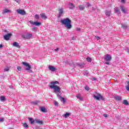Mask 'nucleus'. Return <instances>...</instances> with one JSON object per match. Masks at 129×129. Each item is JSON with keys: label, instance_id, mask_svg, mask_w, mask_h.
<instances>
[{"label": "nucleus", "instance_id": "obj_13", "mask_svg": "<svg viewBox=\"0 0 129 129\" xmlns=\"http://www.w3.org/2000/svg\"><path fill=\"white\" fill-rule=\"evenodd\" d=\"M40 109L42 112H47V109L44 107H40Z\"/></svg>", "mask_w": 129, "mask_h": 129}, {"label": "nucleus", "instance_id": "obj_50", "mask_svg": "<svg viewBox=\"0 0 129 129\" xmlns=\"http://www.w3.org/2000/svg\"><path fill=\"white\" fill-rule=\"evenodd\" d=\"M78 66H81V65H80V64H78Z\"/></svg>", "mask_w": 129, "mask_h": 129}, {"label": "nucleus", "instance_id": "obj_17", "mask_svg": "<svg viewBox=\"0 0 129 129\" xmlns=\"http://www.w3.org/2000/svg\"><path fill=\"white\" fill-rule=\"evenodd\" d=\"M28 120L31 124H33V123H34V122H35V120L33 119V118H30V117L28 118Z\"/></svg>", "mask_w": 129, "mask_h": 129}, {"label": "nucleus", "instance_id": "obj_45", "mask_svg": "<svg viewBox=\"0 0 129 129\" xmlns=\"http://www.w3.org/2000/svg\"><path fill=\"white\" fill-rule=\"evenodd\" d=\"M105 64H106V65H109V61L105 62Z\"/></svg>", "mask_w": 129, "mask_h": 129}, {"label": "nucleus", "instance_id": "obj_36", "mask_svg": "<svg viewBox=\"0 0 129 129\" xmlns=\"http://www.w3.org/2000/svg\"><path fill=\"white\" fill-rule=\"evenodd\" d=\"M85 89H86V90H87V91H89V90H90V89L89 88V87H87V86H86Z\"/></svg>", "mask_w": 129, "mask_h": 129}, {"label": "nucleus", "instance_id": "obj_11", "mask_svg": "<svg viewBox=\"0 0 129 129\" xmlns=\"http://www.w3.org/2000/svg\"><path fill=\"white\" fill-rule=\"evenodd\" d=\"M35 122H36V123H38V124L40 125H42L44 123V122H43V121L40 120V119H35Z\"/></svg>", "mask_w": 129, "mask_h": 129}, {"label": "nucleus", "instance_id": "obj_30", "mask_svg": "<svg viewBox=\"0 0 129 129\" xmlns=\"http://www.w3.org/2000/svg\"><path fill=\"white\" fill-rule=\"evenodd\" d=\"M87 60L88 61V62H91V61H92V59H91V58L88 57H87Z\"/></svg>", "mask_w": 129, "mask_h": 129}, {"label": "nucleus", "instance_id": "obj_53", "mask_svg": "<svg viewBox=\"0 0 129 129\" xmlns=\"http://www.w3.org/2000/svg\"><path fill=\"white\" fill-rule=\"evenodd\" d=\"M74 39H75V38H74V37H73V40H74Z\"/></svg>", "mask_w": 129, "mask_h": 129}, {"label": "nucleus", "instance_id": "obj_29", "mask_svg": "<svg viewBox=\"0 0 129 129\" xmlns=\"http://www.w3.org/2000/svg\"><path fill=\"white\" fill-rule=\"evenodd\" d=\"M34 18L36 19V20H39L40 19V17H39V15L36 14L34 16Z\"/></svg>", "mask_w": 129, "mask_h": 129}, {"label": "nucleus", "instance_id": "obj_21", "mask_svg": "<svg viewBox=\"0 0 129 129\" xmlns=\"http://www.w3.org/2000/svg\"><path fill=\"white\" fill-rule=\"evenodd\" d=\"M76 97L78 98V99H79V100L82 101V97H81V95L78 94L76 95Z\"/></svg>", "mask_w": 129, "mask_h": 129}, {"label": "nucleus", "instance_id": "obj_10", "mask_svg": "<svg viewBox=\"0 0 129 129\" xmlns=\"http://www.w3.org/2000/svg\"><path fill=\"white\" fill-rule=\"evenodd\" d=\"M120 9L121 12H122V13H123L124 14H126V10L125 9L124 7H123L122 6H120Z\"/></svg>", "mask_w": 129, "mask_h": 129}, {"label": "nucleus", "instance_id": "obj_40", "mask_svg": "<svg viewBox=\"0 0 129 129\" xmlns=\"http://www.w3.org/2000/svg\"><path fill=\"white\" fill-rule=\"evenodd\" d=\"M96 39H97V40H100V37L99 36H96Z\"/></svg>", "mask_w": 129, "mask_h": 129}, {"label": "nucleus", "instance_id": "obj_49", "mask_svg": "<svg viewBox=\"0 0 129 129\" xmlns=\"http://www.w3.org/2000/svg\"><path fill=\"white\" fill-rule=\"evenodd\" d=\"M0 48H3V44H0Z\"/></svg>", "mask_w": 129, "mask_h": 129}, {"label": "nucleus", "instance_id": "obj_18", "mask_svg": "<svg viewBox=\"0 0 129 129\" xmlns=\"http://www.w3.org/2000/svg\"><path fill=\"white\" fill-rule=\"evenodd\" d=\"M85 7L83 5H79V9L80 10V11H84Z\"/></svg>", "mask_w": 129, "mask_h": 129}, {"label": "nucleus", "instance_id": "obj_51", "mask_svg": "<svg viewBox=\"0 0 129 129\" xmlns=\"http://www.w3.org/2000/svg\"><path fill=\"white\" fill-rule=\"evenodd\" d=\"M74 39H75V38H74V37H73V40H74Z\"/></svg>", "mask_w": 129, "mask_h": 129}, {"label": "nucleus", "instance_id": "obj_43", "mask_svg": "<svg viewBox=\"0 0 129 129\" xmlns=\"http://www.w3.org/2000/svg\"><path fill=\"white\" fill-rule=\"evenodd\" d=\"M103 115L104 117H107V114H103Z\"/></svg>", "mask_w": 129, "mask_h": 129}, {"label": "nucleus", "instance_id": "obj_46", "mask_svg": "<svg viewBox=\"0 0 129 129\" xmlns=\"http://www.w3.org/2000/svg\"><path fill=\"white\" fill-rule=\"evenodd\" d=\"M87 7H91V5H90V3H87Z\"/></svg>", "mask_w": 129, "mask_h": 129}, {"label": "nucleus", "instance_id": "obj_32", "mask_svg": "<svg viewBox=\"0 0 129 129\" xmlns=\"http://www.w3.org/2000/svg\"><path fill=\"white\" fill-rule=\"evenodd\" d=\"M17 70H18V71H21V70H22V67H17Z\"/></svg>", "mask_w": 129, "mask_h": 129}, {"label": "nucleus", "instance_id": "obj_28", "mask_svg": "<svg viewBox=\"0 0 129 129\" xmlns=\"http://www.w3.org/2000/svg\"><path fill=\"white\" fill-rule=\"evenodd\" d=\"M0 99L1 101H4L5 100H6V98L5 97H4V96H2L1 97H0Z\"/></svg>", "mask_w": 129, "mask_h": 129}, {"label": "nucleus", "instance_id": "obj_4", "mask_svg": "<svg viewBox=\"0 0 129 129\" xmlns=\"http://www.w3.org/2000/svg\"><path fill=\"white\" fill-rule=\"evenodd\" d=\"M21 64H22V65H24V66H25V67H27L26 68V70L29 71V70H30L31 69V68H32V67H31L30 64H29V63H28L27 62L22 61L21 62Z\"/></svg>", "mask_w": 129, "mask_h": 129}, {"label": "nucleus", "instance_id": "obj_27", "mask_svg": "<svg viewBox=\"0 0 129 129\" xmlns=\"http://www.w3.org/2000/svg\"><path fill=\"white\" fill-rule=\"evenodd\" d=\"M69 6H70V9L71 10H72V9H74V8H75L74 4L72 3H70Z\"/></svg>", "mask_w": 129, "mask_h": 129}, {"label": "nucleus", "instance_id": "obj_6", "mask_svg": "<svg viewBox=\"0 0 129 129\" xmlns=\"http://www.w3.org/2000/svg\"><path fill=\"white\" fill-rule=\"evenodd\" d=\"M48 69H49V70H50V71H52V72H54L57 71V68L54 67L52 66H49Z\"/></svg>", "mask_w": 129, "mask_h": 129}, {"label": "nucleus", "instance_id": "obj_24", "mask_svg": "<svg viewBox=\"0 0 129 129\" xmlns=\"http://www.w3.org/2000/svg\"><path fill=\"white\" fill-rule=\"evenodd\" d=\"M57 97H58L60 99L61 101H63V103L65 102V98H64L62 97L59 95H58V96H57Z\"/></svg>", "mask_w": 129, "mask_h": 129}, {"label": "nucleus", "instance_id": "obj_31", "mask_svg": "<svg viewBox=\"0 0 129 129\" xmlns=\"http://www.w3.org/2000/svg\"><path fill=\"white\" fill-rule=\"evenodd\" d=\"M24 127H28V124L26 123H24L23 124Z\"/></svg>", "mask_w": 129, "mask_h": 129}, {"label": "nucleus", "instance_id": "obj_15", "mask_svg": "<svg viewBox=\"0 0 129 129\" xmlns=\"http://www.w3.org/2000/svg\"><path fill=\"white\" fill-rule=\"evenodd\" d=\"M32 37H33V35L31 33H27L26 34V39H31V38H32Z\"/></svg>", "mask_w": 129, "mask_h": 129}, {"label": "nucleus", "instance_id": "obj_44", "mask_svg": "<svg viewBox=\"0 0 129 129\" xmlns=\"http://www.w3.org/2000/svg\"><path fill=\"white\" fill-rule=\"evenodd\" d=\"M121 3L122 4H124V3H125V1L124 0H121Z\"/></svg>", "mask_w": 129, "mask_h": 129}, {"label": "nucleus", "instance_id": "obj_22", "mask_svg": "<svg viewBox=\"0 0 129 129\" xmlns=\"http://www.w3.org/2000/svg\"><path fill=\"white\" fill-rule=\"evenodd\" d=\"M125 87L126 88V90H127V91H129V81L127 82V85L125 86Z\"/></svg>", "mask_w": 129, "mask_h": 129}, {"label": "nucleus", "instance_id": "obj_35", "mask_svg": "<svg viewBox=\"0 0 129 129\" xmlns=\"http://www.w3.org/2000/svg\"><path fill=\"white\" fill-rule=\"evenodd\" d=\"M10 71V68H7L5 69H4V71H6V72H8V71Z\"/></svg>", "mask_w": 129, "mask_h": 129}, {"label": "nucleus", "instance_id": "obj_2", "mask_svg": "<svg viewBox=\"0 0 129 129\" xmlns=\"http://www.w3.org/2000/svg\"><path fill=\"white\" fill-rule=\"evenodd\" d=\"M60 23L66 27L67 30L72 28V25H71V20L69 19V18H66L60 20Z\"/></svg>", "mask_w": 129, "mask_h": 129}, {"label": "nucleus", "instance_id": "obj_48", "mask_svg": "<svg viewBox=\"0 0 129 129\" xmlns=\"http://www.w3.org/2000/svg\"><path fill=\"white\" fill-rule=\"evenodd\" d=\"M92 80H96V78H93Z\"/></svg>", "mask_w": 129, "mask_h": 129}, {"label": "nucleus", "instance_id": "obj_33", "mask_svg": "<svg viewBox=\"0 0 129 129\" xmlns=\"http://www.w3.org/2000/svg\"><path fill=\"white\" fill-rule=\"evenodd\" d=\"M54 104L55 106H58V102H57V101L54 102Z\"/></svg>", "mask_w": 129, "mask_h": 129}, {"label": "nucleus", "instance_id": "obj_3", "mask_svg": "<svg viewBox=\"0 0 129 129\" xmlns=\"http://www.w3.org/2000/svg\"><path fill=\"white\" fill-rule=\"evenodd\" d=\"M94 98L96 99L97 100H99L101 99V100H104V98L99 93L95 92L93 94Z\"/></svg>", "mask_w": 129, "mask_h": 129}, {"label": "nucleus", "instance_id": "obj_1", "mask_svg": "<svg viewBox=\"0 0 129 129\" xmlns=\"http://www.w3.org/2000/svg\"><path fill=\"white\" fill-rule=\"evenodd\" d=\"M51 85L49 86L50 88L53 89V92L55 93L57 96H59V94L61 93V88L56 85L55 84H59V82L58 81H53L50 83Z\"/></svg>", "mask_w": 129, "mask_h": 129}, {"label": "nucleus", "instance_id": "obj_19", "mask_svg": "<svg viewBox=\"0 0 129 129\" xmlns=\"http://www.w3.org/2000/svg\"><path fill=\"white\" fill-rule=\"evenodd\" d=\"M41 19H43L44 20H46L47 19V16L45 15V14H40Z\"/></svg>", "mask_w": 129, "mask_h": 129}, {"label": "nucleus", "instance_id": "obj_9", "mask_svg": "<svg viewBox=\"0 0 129 129\" xmlns=\"http://www.w3.org/2000/svg\"><path fill=\"white\" fill-rule=\"evenodd\" d=\"M17 12L18 13V14H19L20 15H26V12H25L24 10H17Z\"/></svg>", "mask_w": 129, "mask_h": 129}, {"label": "nucleus", "instance_id": "obj_25", "mask_svg": "<svg viewBox=\"0 0 129 129\" xmlns=\"http://www.w3.org/2000/svg\"><path fill=\"white\" fill-rule=\"evenodd\" d=\"M123 104H124V105H128V102H127V100H124L122 102Z\"/></svg>", "mask_w": 129, "mask_h": 129}, {"label": "nucleus", "instance_id": "obj_52", "mask_svg": "<svg viewBox=\"0 0 129 129\" xmlns=\"http://www.w3.org/2000/svg\"><path fill=\"white\" fill-rule=\"evenodd\" d=\"M74 39H75V38H74V37H73V40H74Z\"/></svg>", "mask_w": 129, "mask_h": 129}, {"label": "nucleus", "instance_id": "obj_42", "mask_svg": "<svg viewBox=\"0 0 129 129\" xmlns=\"http://www.w3.org/2000/svg\"><path fill=\"white\" fill-rule=\"evenodd\" d=\"M115 11H116V13H117L118 14H120V13H119V10L116 9Z\"/></svg>", "mask_w": 129, "mask_h": 129}, {"label": "nucleus", "instance_id": "obj_26", "mask_svg": "<svg viewBox=\"0 0 129 129\" xmlns=\"http://www.w3.org/2000/svg\"><path fill=\"white\" fill-rule=\"evenodd\" d=\"M64 117H65L66 118L67 117H69V116H70V113L67 112L66 114H64L63 115Z\"/></svg>", "mask_w": 129, "mask_h": 129}, {"label": "nucleus", "instance_id": "obj_8", "mask_svg": "<svg viewBox=\"0 0 129 129\" xmlns=\"http://www.w3.org/2000/svg\"><path fill=\"white\" fill-rule=\"evenodd\" d=\"M104 60L107 61H109L111 60V55L107 54L104 58Z\"/></svg>", "mask_w": 129, "mask_h": 129}, {"label": "nucleus", "instance_id": "obj_20", "mask_svg": "<svg viewBox=\"0 0 129 129\" xmlns=\"http://www.w3.org/2000/svg\"><path fill=\"white\" fill-rule=\"evenodd\" d=\"M105 15L107 16V17H110V11L106 10Z\"/></svg>", "mask_w": 129, "mask_h": 129}, {"label": "nucleus", "instance_id": "obj_12", "mask_svg": "<svg viewBox=\"0 0 129 129\" xmlns=\"http://www.w3.org/2000/svg\"><path fill=\"white\" fill-rule=\"evenodd\" d=\"M13 46L14 47H16V48H18L19 49H20V48H21V46H20V45H19L18 43L17 42H15L13 43Z\"/></svg>", "mask_w": 129, "mask_h": 129}, {"label": "nucleus", "instance_id": "obj_14", "mask_svg": "<svg viewBox=\"0 0 129 129\" xmlns=\"http://www.w3.org/2000/svg\"><path fill=\"white\" fill-rule=\"evenodd\" d=\"M9 13H11V10H10V9H4L3 10V14H8Z\"/></svg>", "mask_w": 129, "mask_h": 129}, {"label": "nucleus", "instance_id": "obj_38", "mask_svg": "<svg viewBox=\"0 0 129 129\" xmlns=\"http://www.w3.org/2000/svg\"><path fill=\"white\" fill-rule=\"evenodd\" d=\"M76 31H78V32H80V31H81V29L80 28H77Z\"/></svg>", "mask_w": 129, "mask_h": 129}, {"label": "nucleus", "instance_id": "obj_23", "mask_svg": "<svg viewBox=\"0 0 129 129\" xmlns=\"http://www.w3.org/2000/svg\"><path fill=\"white\" fill-rule=\"evenodd\" d=\"M59 11V17H61V16H62V15H63V9H59L58 10Z\"/></svg>", "mask_w": 129, "mask_h": 129}, {"label": "nucleus", "instance_id": "obj_16", "mask_svg": "<svg viewBox=\"0 0 129 129\" xmlns=\"http://www.w3.org/2000/svg\"><path fill=\"white\" fill-rule=\"evenodd\" d=\"M114 98L116 100V101H120V100H121L122 99L121 97L118 96H115Z\"/></svg>", "mask_w": 129, "mask_h": 129}, {"label": "nucleus", "instance_id": "obj_34", "mask_svg": "<svg viewBox=\"0 0 129 129\" xmlns=\"http://www.w3.org/2000/svg\"><path fill=\"white\" fill-rule=\"evenodd\" d=\"M22 37L23 38V39H27V35H22Z\"/></svg>", "mask_w": 129, "mask_h": 129}, {"label": "nucleus", "instance_id": "obj_37", "mask_svg": "<svg viewBox=\"0 0 129 129\" xmlns=\"http://www.w3.org/2000/svg\"><path fill=\"white\" fill-rule=\"evenodd\" d=\"M38 103H39V102L38 101H35L33 102V104L37 105V104H38Z\"/></svg>", "mask_w": 129, "mask_h": 129}, {"label": "nucleus", "instance_id": "obj_47", "mask_svg": "<svg viewBox=\"0 0 129 129\" xmlns=\"http://www.w3.org/2000/svg\"><path fill=\"white\" fill-rule=\"evenodd\" d=\"M54 50H55V51L56 52H58V51H59V48H56Z\"/></svg>", "mask_w": 129, "mask_h": 129}, {"label": "nucleus", "instance_id": "obj_7", "mask_svg": "<svg viewBox=\"0 0 129 129\" xmlns=\"http://www.w3.org/2000/svg\"><path fill=\"white\" fill-rule=\"evenodd\" d=\"M12 36V33H8L4 36L5 40L7 41L10 40V38Z\"/></svg>", "mask_w": 129, "mask_h": 129}, {"label": "nucleus", "instance_id": "obj_5", "mask_svg": "<svg viewBox=\"0 0 129 129\" xmlns=\"http://www.w3.org/2000/svg\"><path fill=\"white\" fill-rule=\"evenodd\" d=\"M29 23L31 24V25H33V26H37V27H39V26H41V22H32V21L30 20L29 21Z\"/></svg>", "mask_w": 129, "mask_h": 129}, {"label": "nucleus", "instance_id": "obj_41", "mask_svg": "<svg viewBox=\"0 0 129 129\" xmlns=\"http://www.w3.org/2000/svg\"><path fill=\"white\" fill-rule=\"evenodd\" d=\"M5 119L4 118H0V122H3Z\"/></svg>", "mask_w": 129, "mask_h": 129}, {"label": "nucleus", "instance_id": "obj_39", "mask_svg": "<svg viewBox=\"0 0 129 129\" xmlns=\"http://www.w3.org/2000/svg\"><path fill=\"white\" fill-rule=\"evenodd\" d=\"M122 27L123 28V29H126V28H127L126 25H122Z\"/></svg>", "mask_w": 129, "mask_h": 129}]
</instances>
